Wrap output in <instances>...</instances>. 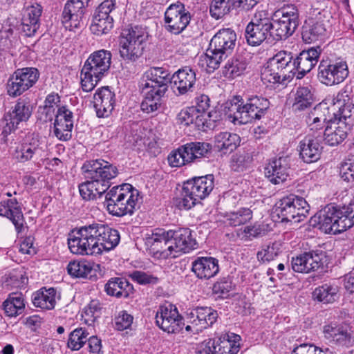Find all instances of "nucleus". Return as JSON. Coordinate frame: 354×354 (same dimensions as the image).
<instances>
[{"instance_id": "obj_1", "label": "nucleus", "mask_w": 354, "mask_h": 354, "mask_svg": "<svg viewBox=\"0 0 354 354\" xmlns=\"http://www.w3.org/2000/svg\"><path fill=\"white\" fill-rule=\"evenodd\" d=\"M120 241L117 230L104 224L92 223L73 231L68 238V245L75 254H100L114 249Z\"/></svg>"}, {"instance_id": "obj_2", "label": "nucleus", "mask_w": 354, "mask_h": 354, "mask_svg": "<svg viewBox=\"0 0 354 354\" xmlns=\"http://www.w3.org/2000/svg\"><path fill=\"white\" fill-rule=\"evenodd\" d=\"M111 53L99 50L91 53L81 70V86L85 92L93 90L100 80L108 73L111 63Z\"/></svg>"}, {"instance_id": "obj_3", "label": "nucleus", "mask_w": 354, "mask_h": 354, "mask_svg": "<svg viewBox=\"0 0 354 354\" xmlns=\"http://www.w3.org/2000/svg\"><path fill=\"white\" fill-rule=\"evenodd\" d=\"M109 214L115 216L132 215L139 200V192L130 184L113 187L105 196Z\"/></svg>"}, {"instance_id": "obj_4", "label": "nucleus", "mask_w": 354, "mask_h": 354, "mask_svg": "<svg viewBox=\"0 0 354 354\" xmlns=\"http://www.w3.org/2000/svg\"><path fill=\"white\" fill-rule=\"evenodd\" d=\"M214 187L213 175L195 177L184 183L180 197L177 199L180 209H189L205 198Z\"/></svg>"}, {"instance_id": "obj_5", "label": "nucleus", "mask_w": 354, "mask_h": 354, "mask_svg": "<svg viewBox=\"0 0 354 354\" xmlns=\"http://www.w3.org/2000/svg\"><path fill=\"white\" fill-rule=\"evenodd\" d=\"M148 32L145 28L135 26L123 30L120 39V54L126 60L135 61L142 54V44Z\"/></svg>"}, {"instance_id": "obj_6", "label": "nucleus", "mask_w": 354, "mask_h": 354, "mask_svg": "<svg viewBox=\"0 0 354 354\" xmlns=\"http://www.w3.org/2000/svg\"><path fill=\"white\" fill-rule=\"evenodd\" d=\"M309 210L310 205L304 198L291 194L276 204L274 213L283 222L299 223L307 216Z\"/></svg>"}, {"instance_id": "obj_7", "label": "nucleus", "mask_w": 354, "mask_h": 354, "mask_svg": "<svg viewBox=\"0 0 354 354\" xmlns=\"http://www.w3.org/2000/svg\"><path fill=\"white\" fill-rule=\"evenodd\" d=\"M210 151L211 145L207 142H189L171 151L167 159L171 167H181L206 156Z\"/></svg>"}, {"instance_id": "obj_8", "label": "nucleus", "mask_w": 354, "mask_h": 354, "mask_svg": "<svg viewBox=\"0 0 354 354\" xmlns=\"http://www.w3.org/2000/svg\"><path fill=\"white\" fill-rule=\"evenodd\" d=\"M241 337L234 333H225L217 339H208L201 342L196 354H236L240 349Z\"/></svg>"}, {"instance_id": "obj_9", "label": "nucleus", "mask_w": 354, "mask_h": 354, "mask_svg": "<svg viewBox=\"0 0 354 354\" xmlns=\"http://www.w3.org/2000/svg\"><path fill=\"white\" fill-rule=\"evenodd\" d=\"M169 232L157 228L145 235V244L147 250L157 259L175 258L172 242Z\"/></svg>"}, {"instance_id": "obj_10", "label": "nucleus", "mask_w": 354, "mask_h": 354, "mask_svg": "<svg viewBox=\"0 0 354 354\" xmlns=\"http://www.w3.org/2000/svg\"><path fill=\"white\" fill-rule=\"evenodd\" d=\"M82 169L86 179H92L107 189L110 186L111 180L118 174L116 166L102 159L86 161L82 167Z\"/></svg>"}, {"instance_id": "obj_11", "label": "nucleus", "mask_w": 354, "mask_h": 354, "mask_svg": "<svg viewBox=\"0 0 354 354\" xmlns=\"http://www.w3.org/2000/svg\"><path fill=\"white\" fill-rule=\"evenodd\" d=\"M347 63L342 59L322 60L318 68L317 77L321 83L333 86L344 82L348 76Z\"/></svg>"}, {"instance_id": "obj_12", "label": "nucleus", "mask_w": 354, "mask_h": 354, "mask_svg": "<svg viewBox=\"0 0 354 354\" xmlns=\"http://www.w3.org/2000/svg\"><path fill=\"white\" fill-rule=\"evenodd\" d=\"M156 325L168 333H177L184 326L183 319L176 306L165 303L160 305L156 314Z\"/></svg>"}, {"instance_id": "obj_13", "label": "nucleus", "mask_w": 354, "mask_h": 354, "mask_svg": "<svg viewBox=\"0 0 354 354\" xmlns=\"http://www.w3.org/2000/svg\"><path fill=\"white\" fill-rule=\"evenodd\" d=\"M272 21L263 17L262 13L255 14L254 19L247 25L245 37L249 45L256 46L272 38Z\"/></svg>"}, {"instance_id": "obj_14", "label": "nucleus", "mask_w": 354, "mask_h": 354, "mask_svg": "<svg viewBox=\"0 0 354 354\" xmlns=\"http://www.w3.org/2000/svg\"><path fill=\"white\" fill-rule=\"evenodd\" d=\"M32 107L27 99H19L15 106L4 115L3 132L10 133L19 128L20 123L28 120L32 115Z\"/></svg>"}, {"instance_id": "obj_15", "label": "nucleus", "mask_w": 354, "mask_h": 354, "mask_svg": "<svg viewBox=\"0 0 354 354\" xmlns=\"http://www.w3.org/2000/svg\"><path fill=\"white\" fill-rule=\"evenodd\" d=\"M331 109L334 111L333 120L344 123L351 129L354 124V104L346 91H339L333 97Z\"/></svg>"}, {"instance_id": "obj_16", "label": "nucleus", "mask_w": 354, "mask_h": 354, "mask_svg": "<svg viewBox=\"0 0 354 354\" xmlns=\"http://www.w3.org/2000/svg\"><path fill=\"white\" fill-rule=\"evenodd\" d=\"M326 262V253L322 250H313L292 257L291 266L295 272L309 273L324 267Z\"/></svg>"}, {"instance_id": "obj_17", "label": "nucleus", "mask_w": 354, "mask_h": 354, "mask_svg": "<svg viewBox=\"0 0 354 354\" xmlns=\"http://www.w3.org/2000/svg\"><path fill=\"white\" fill-rule=\"evenodd\" d=\"M190 19V14L183 3L170 5L165 12L166 29L173 34L178 35L183 32Z\"/></svg>"}, {"instance_id": "obj_18", "label": "nucleus", "mask_w": 354, "mask_h": 354, "mask_svg": "<svg viewBox=\"0 0 354 354\" xmlns=\"http://www.w3.org/2000/svg\"><path fill=\"white\" fill-rule=\"evenodd\" d=\"M89 0H68L64 6L62 22L70 31L81 26L84 10Z\"/></svg>"}, {"instance_id": "obj_19", "label": "nucleus", "mask_w": 354, "mask_h": 354, "mask_svg": "<svg viewBox=\"0 0 354 354\" xmlns=\"http://www.w3.org/2000/svg\"><path fill=\"white\" fill-rule=\"evenodd\" d=\"M319 46L312 47L302 51L295 59H292V76L301 79L317 64L321 55Z\"/></svg>"}, {"instance_id": "obj_20", "label": "nucleus", "mask_w": 354, "mask_h": 354, "mask_svg": "<svg viewBox=\"0 0 354 354\" xmlns=\"http://www.w3.org/2000/svg\"><path fill=\"white\" fill-rule=\"evenodd\" d=\"M93 103L96 115L98 118H107L113 110L115 95L109 86H102L96 90Z\"/></svg>"}, {"instance_id": "obj_21", "label": "nucleus", "mask_w": 354, "mask_h": 354, "mask_svg": "<svg viewBox=\"0 0 354 354\" xmlns=\"http://www.w3.org/2000/svg\"><path fill=\"white\" fill-rule=\"evenodd\" d=\"M168 232L171 239L170 241L172 242L175 258L182 252L187 253L196 248L197 243L189 228H180Z\"/></svg>"}, {"instance_id": "obj_22", "label": "nucleus", "mask_w": 354, "mask_h": 354, "mask_svg": "<svg viewBox=\"0 0 354 354\" xmlns=\"http://www.w3.org/2000/svg\"><path fill=\"white\" fill-rule=\"evenodd\" d=\"M336 213V207L327 206L311 218V225L317 226L325 233H341L340 229L336 225L337 224Z\"/></svg>"}, {"instance_id": "obj_23", "label": "nucleus", "mask_w": 354, "mask_h": 354, "mask_svg": "<svg viewBox=\"0 0 354 354\" xmlns=\"http://www.w3.org/2000/svg\"><path fill=\"white\" fill-rule=\"evenodd\" d=\"M0 216L9 218L18 234L24 230V217L16 198H9L0 202Z\"/></svg>"}, {"instance_id": "obj_24", "label": "nucleus", "mask_w": 354, "mask_h": 354, "mask_svg": "<svg viewBox=\"0 0 354 354\" xmlns=\"http://www.w3.org/2000/svg\"><path fill=\"white\" fill-rule=\"evenodd\" d=\"M308 135L300 141L298 146L300 158L307 163L316 162L319 159L322 147L320 145V135Z\"/></svg>"}, {"instance_id": "obj_25", "label": "nucleus", "mask_w": 354, "mask_h": 354, "mask_svg": "<svg viewBox=\"0 0 354 354\" xmlns=\"http://www.w3.org/2000/svg\"><path fill=\"white\" fill-rule=\"evenodd\" d=\"M192 270L200 279H209L219 272L218 261L212 257H198L192 263Z\"/></svg>"}, {"instance_id": "obj_26", "label": "nucleus", "mask_w": 354, "mask_h": 354, "mask_svg": "<svg viewBox=\"0 0 354 354\" xmlns=\"http://www.w3.org/2000/svg\"><path fill=\"white\" fill-rule=\"evenodd\" d=\"M42 13V7L37 2L26 6L23 12L22 30L25 35L31 37L39 28V18Z\"/></svg>"}, {"instance_id": "obj_27", "label": "nucleus", "mask_w": 354, "mask_h": 354, "mask_svg": "<svg viewBox=\"0 0 354 354\" xmlns=\"http://www.w3.org/2000/svg\"><path fill=\"white\" fill-rule=\"evenodd\" d=\"M289 160L287 157H280L272 160L266 167V175L270 181L274 184H280L286 181L289 175Z\"/></svg>"}, {"instance_id": "obj_28", "label": "nucleus", "mask_w": 354, "mask_h": 354, "mask_svg": "<svg viewBox=\"0 0 354 354\" xmlns=\"http://www.w3.org/2000/svg\"><path fill=\"white\" fill-rule=\"evenodd\" d=\"M236 41L235 32L230 28L220 30L211 39L209 45L225 56L230 55L234 48Z\"/></svg>"}, {"instance_id": "obj_29", "label": "nucleus", "mask_w": 354, "mask_h": 354, "mask_svg": "<svg viewBox=\"0 0 354 354\" xmlns=\"http://www.w3.org/2000/svg\"><path fill=\"white\" fill-rule=\"evenodd\" d=\"M270 102L261 96H252L243 103L245 124L259 120L269 108Z\"/></svg>"}, {"instance_id": "obj_30", "label": "nucleus", "mask_w": 354, "mask_h": 354, "mask_svg": "<svg viewBox=\"0 0 354 354\" xmlns=\"http://www.w3.org/2000/svg\"><path fill=\"white\" fill-rule=\"evenodd\" d=\"M217 318V312L209 307H197L189 313V322L198 327L196 331L212 326Z\"/></svg>"}, {"instance_id": "obj_31", "label": "nucleus", "mask_w": 354, "mask_h": 354, "mask_svg": "<svg viewBox=\"0 0 354 354\" xmlns=\"http://www.w3.org/2000/svg\"><path fill=\"white\" fill-rule=\"evenodd\" d=\"M196 80L195 71L189 67H185L173 74L171 82L179 95H184L192 91Z\"/></svg>"}, {"instance_id": "obj_32", "label": "nucleus", "mask_w": 354, "mask_h": 354, "mask_svg": "<svg viewBox=\"0 0 354 354\" xmlns=\"http://www.w3.org/2000/svg\"><path fill=\"white\" fill-rule=\"evenodd\" d=\"M60 297V294L55 288L44 287L32 294V300L35 307L49 310L55 308Z\"/></svg>"}, {"instance_id": "obj_33", "label": "nucleus", "mask_w": 354, "mask_h": 354, "mask_svg": "<svg viewBox=\"0 0 354 354\" xmlns=\"http://www.w3.org/2000/svg\"><path fill=\"white\" fill-rule=\"evenodd\" d=\"M348 130L344 123L330 120L324 131V140L328 145H337L346 138Z\"/></svg>"}, {"instance_id": "obj_34", "label": "nucleus", "mask_w": 354, "mask_h": 354, "mask_svg": "<svg viewBox=\"0 0 354 354\" xmlns=\"http://www.w3.org/2000/svg\"><path fill=\"white\" fill-rule=\"evenodd\" d=\"M273 16L275 20H279L294 32L299 25V11L295 5L283 6L276 10Z\"/></svg>"}, {"instance_id": "obj_35", "label": "nucleus", "mask_w": 354, "mask_h": 354, "mask_svg": "<svg viewBox=\"0 0 354 354\" xmlns=\"http://www.w3.org/2000/svg\"><path fill=\"white\" fill-rule=\"evenodd\" d=\"M133 286L124 278L110 279L105 284L107 295L116 297H128L133 292Z\"/></svg>"}, {"instance_id": "obj_36", "label": "nucleus", "mask_w": 354, "mask_h": 354, "mask_svg": "<svg viewBox=\"0 0 354 354\" xmlns=\"http://www.w3.org/2000/svg\"><path fill=\"white\" fill-rule=\"evenodd\" d=\"M240 142L239 135L227 131L220 132L214 136V147L223 153L234 151Z\"/></svg>"}, {"instance_id": "obj_37", "label": "nucleus", "mask_w": 354, "mask_h": 354, "mask_svg": "<svg viewBox=\"0 0 354 354\" xmlns=\"http://www.w3.org/2000/svg\"><path fill=\"white\" fill-rule=\"evenodd\" d=\"M178 121L184 125L194 124L199 129L210 127V122H206L205 115H200L193 106L187 107L180 111L178 114Z\"/></svg>"}, {"instance_id": "obj_38", "label": "nucleus", "mask_w": 354, "mask_h": 354, "mask_svg": "<svg viewBox=\"0 0 354 354\" xmlns=\"http://www.w3.org/2000/svg\"><path fill=\"white\" fill-rule=\"evenodd\" d=\"M268 61L274 68H277L279 71L283 75V79L292 76V55L291 53L285 50L279 51Z\"/></svg>"}, {"instance_id": "obj_39", "label": "nucleus", "mask_w": 354, "mask_h": 354, "mask_svg": "<svg viewBox=\"0 0 354 354\" xmlns=\"http://www.w3.org/2000/svg\"><path fill=\"white\" fill-rule=\"evenodd\" d=\"M40 152L39 145L37 141L19 143L12 153L13 158L19 162H25L33 158Z\"/></svg>"}, {"instance_id": "obj_40", "label": "nucleus", "mask_w": 354, "mask_h": 354, "mask_svg": "<svg viewBox=\"0 0 354 354\" xmlns=\"http://www.w3.org/2000/svg\"><path fill=\"white\" fill-rule=\"evenodd\" d=\"M243 99L239 96L225 104L224 111L227 117L234 123L245 124Z\"/></svg>"}, {"instance_id": "obj_41", "label": "nucleus", "mask_w": 354, "mask_h": 354, "mask_svg": "<svg viewBox=\"0 0 354 354\" xmlns=\"http://www.w3.org/2000/svg\"><path fill=\"white\" fill-rule=\"evenodd\" d=\"M252 161L253 151L251 149H242L231 156L230 167L234 171H243L250 166Z\"/></svg>"}, {"instance_id": "obj_42", "label": "nucleus", "mask_w": 354, "mask_h": 354, "mask_svg": "<svg viewBox=\"0 0 354 354\" xmlns=\"http://www.w3.org/2000/svg\"><path fill=\"white\" fill-rule=\"evenodd\" d=\"M326 32V24L322 21L310 20L303 28L302 39L306 43L318 40Z\"/></svg>"}, {"instance_id": "obj_43", "label": "nucleus", "mask_w": 354, "mask_h": 354, "mask_svg": "<svg viewBox=\"0 0 354 354\" xmlns=\"http://www.w3.org/2000/svg\"><path fill=\"white\" fill-rule=\"evenodd\" d=\"M336 210L337 225L341 232L354 225V201H351L347 205L336 207Z\"/></svg>"}, {"instance_id": "obj_44", "label": "nucleus", "mask_w": 354, "mask_h": 354, "mask_svg": "<svg viewBox=\"0 0 354 354\" xmlns=\"http://www.w3.org/2000/svg\"><path fill=\"white\" fill-rule=\"evenodd\" d=\"M170 73L168 71L161 67L151 68L147 70L143 76V80L151 82V84H160V88H168V84L171 82ZM162 89H159L160 92Z\"/></svg>"}, {"instance_id": "obj_45", "label": "nucleus", "mask_w": 354, "mask_h": 354, "mask_svg": "<svg viewBox=\"0 0 354 354\" xmlns=\"http://www.w3.org/2000/svg\"><path fill=\"white\" fill-rule=\"evenodd\" d=\"M313 103V95L307 86H299L295 93L292 109L295 112L304 111L310 108Z\"/></svg>"}, {"instance_id": "obj_46", "label": "nucleus", "mask_w": 354, "mask_h": 354, "mask_svg": "<svg viewBox=\"0 0 354 354\" xmlns=\"http://www.w3.org/2000/svg\"><path fill=\"white\" fill-rule=\"evenodd\" d=\"M106 190L104 186L92 179H86V182L79 185L81 196L87 201L100 198Z\"/></svg>"}, {"instance_id": "obj_47", "label": "nucleus", "mask_w": 354, "mask_h": 354, "mask_svg": "<svg viewBox=\"0 0 354 354\" xmlns=\"http://www.w3.org/2000/svg\"><path fill=\"white\" fill-rule=\"evenodd\" d=\"M226 57L220 51L214 50L211 45H209L206 53L201 55L200 62L203 66L205 65V69L208 73H212L219 67L221 62Z\"/></svg>"}, {"instance_id": "obj_48", "label": "nucleus", "mask_w": 354, "mask_h": 354, "mask_svg": "<svg viewBox=\"0 0 354 354\" xmlns=\"http://www.w3.org/2000/svg\"><path fill=\"white\" fill-rule=\"evenodd\" d=\"M25 306L24 298L20 293L12 292L3 303V310L9 317H15L21 313Z\"/></svg>"}, {"instance_id": "obj_49", "label": "nucleus", "mask_w": 354, "mask_h": 354, "mask_svg": "<svg viewBox=\"0 0 354 354\" xmlns=\"http://www.w3.org/2000/svg\"><path fill=\"white\" fill-rule=\"evenodd\" d=\"M338 289L328 283L322 285L316 288L313 292V298L318 301L324 304H330L334 302L338 297Z\"/></svg>"}, {"instance_id": "obj_50", "label": "nucleus", "mask_w": 354, "mask_h": 354, "mask_svg": "<svg viewBox=\"0 0 354 354\" xmlns=\"http://www.w3.org/2000/svg\"><path fill=\"white\" fill-rule=\"evenodd\" d=\"M225 218V223L236 227L249 222L252 218V212L248 208H241L236 212L226 213Z\"/></svg>"}, {"instance_id": "obj_51", "label": "nucleus", "mask_w": 354, "mask_h": 354, "mask_svg": "<svg viewBox=\"0 0 354 354\" xmlns=\"http://www.w3.org/2000/svg\"><path fill=\"white\" fill-rule=\"evenodd\" d=\"M89 333L85 328H77L68 335L67 346L72 351H79L87 342Z\"/></svg>"}, {"instance_id": "obj_52", "label": "nucleus", "mask_w": 354, "mask_h": 354, "mask_svg": "<svg viewBox=\"0 0 354 354\" xmlns=\"http://www.w3.org/2000/svg\"><path fill=\"white\" fill-rule=\"evenodd\" d=\"M234 3L235 0H213L210 6L212 17L219 19L229 13L231 9H238Z\"/></svg>"}, {"instance_id": "obj_53", "label": "nucleus", "mask_w": 354, "mask_h": 354, "mask_svg": "<svg viewBox=\"0 0 354 354\" xmlns=\"http://www.w3.org/2000/svg\"><path fill=\"white\" fill-rule=\"evenodd\" d=\"M113 27V19L111 17H101L95 15L91 26V30L93 34L100 36L107 34Z\"/></svg>"}, {"instance_id": "obj_54", "label": "nucleus", "mask_w": 354, "mask_h": 354, "mask_svg": "<svg viewBox=\"0 0 354 354\" xmlns=\"http://www.w3.org/2000/svg\"><path fill=\"white\" fill-rule=\"evenodd\" d=\"M92 270L91 263L87 261L70 262L67 266L68 273L77 278L87 277Z\"/></svg>"}, {"instance_id": "obj_55", "label": "nucleus", "mask_w": 354, "mask_h": 354, "mask_svg": "<svg viewBox=\"0 0 354 354\" xmlns=\"http://www.w3.org/2000/svg\"><path fill=\"white\" fill-rule=\"evenodd\" d=\"M17 79L21 80L29 89L38 80L39 73L36 68L27 67L19 68L14 72Z\"/></svg>"}, {"instance_id": "obj_56", "label": "nucleus", "mask_w": 354, "mask_h": 354, "mask_svg": "<svg viewBox=\"0 0 354 354\" xmlns=\"http://www.w3.org/2000/svg\"><path fill=\"white\" fill-rule=\"evenodd\" d=\"M247 64L244 60L232 59L229 60L223 69L225 77L234 78L241 75L246 69Z\"/></svg>"}, {"instance_id": "obj_57", "label": "nucleus", "mask_w": 354, "mask_h": 354, "mask_svg": "<svg viewBox=\"0 0 354 354\" xmlns=\"http://www.w3.org/2000/svg\"><path fill=\"white\" fill-rule=\"evenodd\" d=\"M262 81L266 83L277 84L285 80L283 75L279 71L277 68H274L272 64L268 61L261 71Z\"/></svg>"}, {"instance_id": "obj_58", "label": "nucleus", "mask_w": 354, "mask_h": 354, "mask_svg": "<svg viewBox=\"0 0 354 354\" xmlns=\"http://www.w3.org/2000/svg\"><path fill=\"white\" fill-rule=\"evenodd\" d=\"M279 244L272 243L269 245H263L257 252V257L259 261L266 263L274 260L279 255Z\"/></svg>"}, {"instance_id": "obj_59", "label": "nucleus", "mask_w": 354, "mask_h": 354, "mask_svg": "<svg viewBox=\"0 0 354 354\" xmlns=\"http://www.w3.org/2000/svg\"><path fill=\"white\" fill-rule=\"evenodd\" d=\"M54 126L64 128H73V113L66 106H62L57 109Z\"/></svg>"}, {"instance_id": "obj_60", "label": "nucleus", "mask_w": 354, "mask_h": 354, "mask_svg": "<svg viewBox=\"0 0 354 354\" xmlns=\"http://www.w3.org/2000/svg\"><path fill=\"white\" fill-rule=\"evenodd\" d=\"M272 38L275 41L286 39L291 36L294 32L284 25L279 20H275V17L272 15Z\"/></svg>"}, {"instance_id": "obj_61", "label": "nucleus", "mask_w": 354, "mask_h": 354, "mask_svg": "<svg viewBox=\"0 0 354 354\" xmlns=\"http://www.w3.org/2000/svg\"><path fill=\"white\" fill-rule=\"evenodd\" d=\"M102 306L98 300H92L85 308L82 317L85 322L91 325L100 317Z\"/></svg>"}, {"instance_id": "obj_62", "label": "nucleus", "mask_w": 354, "mask_h": 354, "mask_svg": "<svg viewBox=\"0 0 354 354\" xmlns=\"http://www.w3.org/2000/svg\"><path fill=\"white\" fill-rule=\"evenodd\" d=\"M27 90H28V86L17 79L14 73L10 75L6 84V91L9 96L12 97L19 96Z\"/></svg>"}, {"instance_id": "obj_63", "label": "nucleus", "mask_w": 354, "mask_h": 354, "mask_svg": "<svg viewBox=\"0 0 354 354\" xmlns=\"http://www.w3.org/2000/svg\"><path fill=\"white\" fill-rule=\"evenodd\" d=\"M27 90H28V86L17 79L14 73L10 75L6 84V91L9 96L12 97L19 96Z\"/></svg>"}, {"instance_id": "obj_64", "label": "nucleus", "mask_w": 354, "mask_h": 354, "mask_svg": "<svg viewBox=\"0 0 354 354\" xmlns=\"http://www.w3.org/2000/svg\"><path fill=\"white\" fill-rule=\"evenodd\" d=\"M148 93L149 92H147V94H142L144 99L140 107L142 111L149 113L157 111L160 107L162 97L151 95Z\"/></svg>"}]
</instances>
